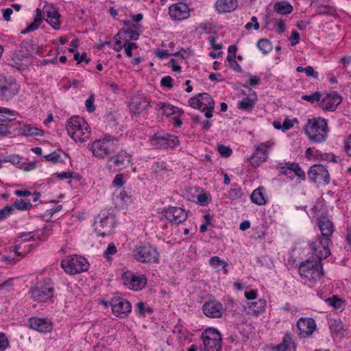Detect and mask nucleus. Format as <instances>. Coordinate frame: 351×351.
I'll list each match as a JSON object with an SVG mask.
<instances>
[{
	"label": "nucleus",
	"instance_id": "c85d7f7f",
	"mask_svg": "<svg viewBox=\"0 0 351 351\" xmlns=\"http://www.w3.org/2000/svg\"><path fill=\"white\" fill-rule=\"evenodd\" d=\"M149 106L145 99L133 98L130 104V109L134 114H140Z\"/></svg>",
	"mask_w": 351,
	"mask_h": 351
},
{
	"label": "nucleus",
	"instance_id": "7ed1b4c3",
	"mask_svg": "<svg viewBox=\"0 0 351 351\" xmlns=\"http://www.w3.org/2000/svg\"><path fill=\"white\" fill-rule=\"evenodd\" d=\"M119 139L110 134H106L99 140L95 141L90 147L93 156L99 158H104L115 153L118 149Z\"/></svg>",
	"mask_w": 351,
	"mask_h": 351
},
{
	"label": "nucleus",
	"instance_id": "b1692460",
	"mask_svg": "<svg viewBox=\"0 0 351 351\" xmlns=\"http://www.w3.org/2000/svg\"><path fill=\"white\" fill-rule=\"evenodd\" d=\"M197 95L202 97L204 104L202 112H205L204 116L207 119L211 118L213 117V112L215 108V101L212 97L207 93H199Z\"/></svg>",
	"mask_w": 351,
	"mask_h": 351
},
{
	"label": "nucleus",
	"instance_id": "864d4df0",
	"mask_svg": "<svg viewBox=\"0 0 351 351\" xmlns=\"http://www.w3.org/2000/svg\"><path fill=\"white\" fill-rule=\"evenodd\" d=\"M76 173L75 172L65 171L62 173H55L53 176L58 177L60 180H64L69 178H76Z\"/></svg>",
	"mask_w": 351,
	"mask_h": 351
},
{
	"label": "nucleus",
	"instance_id": "680f3d73",
	"mask_svg": "<svg viewBox=\"0 0 351 351\" xmlns=\"http://www.w3.org/2000/svg\"><path fill=\"white\" fill-rule=\"evenodd\" d=\"M289 39L291 41V46H294L300 41V34L296 31H293Z\"/></svg>",
	"mask_w": 351,
	"mask_h": 351
},
{
	"label": "nucleus",
	"instance_id": "5701e85b",
	"mask_svg": "<svg viewBox=\"0 0 351 351\" xmlns=\"http://www.w3.org/2000/svg\"><path fill=\"white\" fill-rule=\"evenodd\" d=\"M317 225L322 238L330 239L335 230L333 223L327 217L321 216L318 218Z\"/></svg>",
	"mask_w": 351,
	"mask_h": 351
},
{
	"label": "nucleus",
	"instance_id": "39448f33",
	"mask_svg": "<svg viewBox=\"0 0 351 351\" xmlns=\"http://www.w3.org/2000/svg\"><path fill=\"white\" fill-rule=\"evenodd\" d=\"M61 267L66 273L74 275L87 271L89 263L84 257L75 254L62 260Z\"/></svg>",
	"mask_w": 351,
	"mask_h": 351
},
{
	"label": "nucleus",
	"instance_id": "69168bd1",
	"mask_svg": "<svg viewBox=\"0 0 351 351\" xmlns=\"http://www.w3.org/2000/svg\"><path fill=\"white\" fill-rule=\"evenodd\" d=\"M160 83L161 85L164 87H167L169 88L173 87L172 78L169 75L162 77L161 79Z\"/></svg>",
	"mask_w": 351,
	"mask_h": 351
},
{
	"label": "nucleus",
	"instance_id": "4d7b16f0",
	"mask_svg": "<svg viewBox=\"0 0 351 351\" xmlns=\"http://www.w3.org/2000/svg\"><path fill=\"white\" fill-rule=\"evenodd\" d=\"M171 55H174V56H178L180 55V52H176V53H169L168 50H158L156 52V56L160 58V59H163V58H167Z\"/></svg>",
	"mask_w": 351,
	"mask_h": 351
},
{
	"label": "nucleus",
	"instance_id": "412c9836",
	"mask_svg": "<svg viewBox=\"0 0 351 351\" xmlns=\"http://www.w3.org/2000/svg\"><path fill=\"white\" fill-rule=\"evenodd\" d=\"M341 101V97L337 93L334 92L327 94L320 99L319 106L324 110L334 111Z\"/></svg>",
	"mask_w": 351,
	"mask_h": 351
},
{
	"label": "nucleus",
	"instance_id": "4be33fe9",
	"mask_svg": "<svg viewBox=\"0 0 351 351\" xmlns=\"http://www.w3.org/2000/svg\"><path fill=\"white\" fill-rule=\"evenodd\" d=\"M29 325L31 328L41 332H47L52 330L51 322L45 318L31 317Z\"/></svg>",
	"mask_w": 351,
	"mask_h": 351
},
{
	"label": "nucleus",
	"instance_id": "a18cd8bd",
	"mask_svg": "<svg viewBox=\"0 0 351 351\" xmlns=\"http://www.w3.org/2000/svg\"><path fill=\"white\" fill-rule=\"evenodd\" d=\"M322 94L319 91H316L311 95H304L302 96V99L308 101L312 104L315 101H320Z\"/></svg>",
	"mask_w": 351,
	"mask_h": 351
},
{
	"label": "nucleus",
	"instance_id": "bf43d9fd",
	"mask_svg": "<svg viewBox=\"0 0 351 351\" xmlns=\"http://www.w3.org/2000/svg\"><path fill=\"white\" fill-rule=\"evenodd\" d=\"M9 346V341L5 334L0 332V351H3Z\"/></svg>",
	"mask_w": 351,
	"mask_h": 351
},
{
	"label": "nucleus",
	"instance_id": "473e14b6",
	"mask_svg": "<svg viewBox=\"0 0 351 351\" xmlns=\"http://www.w3.org/2000/svg\"><path fill=\"white\" fill-rule=\"evenodd\" d=\"M278 351H295V344L290 335H286L282 341L276 346Z\"/></svg>",
	"mask_w": 351,
	"mask_h": 351
},
{
	"label": "nucleus",
	"instance_id": "a211bd4d",
	"mask_svg": "<svg viewBox=\"0 0 351 351\" xmlns=\"http://www.w3.org/2000/svg\"><path fill=\"white\" fill-rule=\"evenodd\" d=\"M204 314L209 318H220L224 313V308L221 302L215 300H210L202 306Z\"/></svg>",
	"mask_w": 351,
	"mask_h": 351
},
{
	"label": "nucleus",
	"instance_id": "5fc2aeb1",
	"mask_svg": "<svg viewBox=\"0 0 351 351\" xmlns=\"http://www.w3.org/2000/svg\"><path fill=\"white\" fill-rule=\"evenodd\" d=\"M123 34H128L129 40H136L138 39L139 34L131 28H128L127 29H123Z\"/></svg>",
	"mask_w": 351,
	"mask_h": 351
},
{
	"label": "nucleus",
	"instance_id": "338daca9",
	"mask_svg": "<svg viewBox=\"0 0 351 351\" xmlns=\"http://www.w3.org/2000/svg\"><path fill=\"white\" fill-rule=\"evenodd\" d=\"M124 184L123 178L121 174H117L114 180L113 185L117 187H121Z\"/></svg>",
	"mask_w": 351,
	"mask_h": 351
},
{
	"label": "nucleus",
	"instance_id": "8fccbe9b",
	"mask_svg": "<svg viewBox=\"0 0 351 351\" xmlns=\"http://www.w3.org/2000/svg\"><path fill=\"white\" fill-rule=\"evenodd\" d=\"M94 101H95V95H94V94L91 93L88 99H87L85 101L86 108V110L89 113L93 112L96 109L95 106L94 105Z\"/></svg>",
	"mask_w": 351,
	"mask_h": 351
},
{
	"label": "nucleus",
	"instance_id": "aec40b11",
	"mask_svg": "<svg viewBox=\"0 0 351 351\" xmlns=\"http://www.w3.org/2000/svg\"><path fill=\"white\" fill-rule=\"evenodd\" d=\"M110 162H112L115 167L119 169L125 168L132 164V155L121 149L109 157L108 164Z\"/></svg>",
	"mask_w": 351,
	"mask_h": 351
},
{
	"label": "nucleus",
	"instance_id": "e2e57ef3",
	"mask_svg": "<svg viewBox=\"0 0 351 351\" xmlns=\"http://www.w3.org/2000/svg\"><path fill=\"white\" fill-rule=\"evenodd\" d=\"M304 72L308 77H313L317 79L319 76V73L317 71H315L313 68L311 66H308L304 68Z\"/></svg>",
	"mask_w": 351,
	"mask_h": 351
},
{
	"label": "nucleus",
	"instance_id": "20e7f679",
	"mask_svg": "<svg viewBox=\"0 0 351 351\" xmlns=\"http://www.w3.org/2000/svg\"><path fill=\"white\" fill-rule=\"evenodd\" d=\"M298 271L303 279L311 283H315L320 280L324 276L322 263L310 258L300 263Z\"/></svg>",
	"mask_w": 351,
	"mask_h": 351
},
{
	"label": "nucleus",
	"instance_id": "423d86ee",
	"mask_svg": "<svg viewBox=\"0 0 351 351\" xmlns=\"http://www.w3.org/2000/svg\"><path fill=\"white\" fill-rule=\"evenodd\" d=\"M132 254L137 261L143 263L151 264L158 261V252L154 247L149 244L136 246Z\"/></svg>",
	"mask_w": 351,
	"mask_h": 351
},
{
	"label": "nucleus",
	"instance_id": "6e6552de",
	"mask_svg": "<svg viewBox=\"0 0 351 351\" xmlns=\"http://www.w3.org/2000/svg\"><path fill=\"white\" fill-rule=\"evenodd\" d=\"M205 351H221V336L215 328L206 329L202 334Z\"/></svg>",
	"mask_w": 351,
	"mask_h": 351
},
{
	"label": "nucleus",
	"instance_id": "bb28decb",
	"mask_svg": "<svg viewBox=\"0 0 351 351\" xmlns=\"http://www.w3.org/2000/svg\"><path fill=\"white\" fill-rule=\"evenodd\" d=\"M215 8L219 14L230 12L237 7V0H217L215 2Z\"/></svg>",
	"mask_w": 351,
	"mask_h": 351
},
{
	"label": "nucleus",
	"instance_id": "393cba45",
	"mask_svg": "<svg viewBox=\"0 0 351 351\" xmlns=\"http://www.w3.org/2000/svg\"><path fill=\"white\" fill-rule=\"evenodd\" d=\"M45 12L47 15L46 21L54 29H59L60 27V15L58 11L53 7L47 8Z\"/></svg>",
	"mask_w": 351,
	"mask_h": 351
},
{
	"label": "nucleus",
	"instance_id": "603ef678",
	"mask_svg": "<svg viewBox=\"0 0 351 351\" xmlns=\"http://www.w3.org/2000/svg\"><path fill=\"white\" fill-rule=\"evenodd\" d=\"M227 60L229 62V64L234 70L237 71L239 72H241L242 69L240 65L236 61V56L234 55H228L227 57Z\"/></svg>",
	"mask_w": 351,
	"mask_h": 351
},
{
	"label": "nucleus",
	"instance_id": "72a5a7b5",
	"mask_svg": "<svg viewBox=\"0 0 351 351\" xmlns=\"http://www.w3.org/2000/svg\"><path fill=\"white\" fill-rule=\"evenodd\" d=\"M266 302L264 299L248 303V313L255 315L258 314L265 309Z\"/></svg>",
	"mask_w": 351,
	"mask_h": 351
},
{
	"label": "nucleus",
	"instance_id": "f3484780",
	"mask_svg": "<svg viewBox=\"0 0 351 351\" xmlns=\"http://www.w3.org/2000/svg\"><path fill=\"white\" fill-rule=\"evenodd\" d=\"M123 283L129 289L138 291L146 285L147 280L143 276H136L130 271H127L122 274Z\"/></svg>",
	"mask_w": 351,
	"mask_h": 351
},
{
	"label": "nucleus",
	"instance_id": "e433bc0d",
	"mask_svg": "<svg viewBox=\"0 0 351 351\" xmlns=\"http://www.w3.org/2000/svg\"><path fill=\"white\" fill-rule=\"evenodd\" d=\"M263 187H258L253 191L250 195L252 202L257 205H265L266 204V199H265L262 190Z\"/></svg>",
	"mask_w": 351,
	"mask_h": 351
},
{
	"label": "nucleus",
	"instance_id": "c756f323",
	"mask_svg": "<svg viewBox=\"0 0 351 351\" xmlns=\"http://www.w3.org/2000/svg\"><path fill=\"white\" fill-rule=\"evenodd\" d=\"M156 110H162V114L167 117H169L176 112H178L180 114L184 113L183 110H179L177 107L172 106L170 104L164 103V102H158L156 105Z\"/></svg>",
	"mask_w": 351,
	"mask_h": 351
},
{
	"label": "nucleus",
	"instance_id": "cd10ccee",
	"mask_svg": "<svg viewBox=\"0 0 351 351\" xmlns=\"http://www.w3.org/2000/svg\"><path fill=\"white\" fill-rule=\"evenodd\" d=\"M267 158V151L264 149L263 145H261L256 148L255 152L250 158L249 161L252 166L258 167L261 163L265 162Z\"/></svg>",
	"mask_w": 351,
	"mask_h": 351
},
{
	"label": "nucleus",
	"instance_id": "f03ea898",
	"mask_svg": "<svg viewBox=\"0 0 351 351\" xmlns=\"http://www.w3.org/2000/svg\"><path fill=\"white\" fill-rule=\"evenodd\" d=\"M66 128L69 135L75 142H84L89 138L90 128L82 117L79 116L71 117L67 121Z\"/></svg>",
	"mask_w": 351,
	"mask_h": 351
},
{
	"label": "nucleus",
	"instance_id": "c9c22d12",
	"mask_svg": "<svg viewBox=\"0 0 351 351\" xmlns=\"http://www.w3.org/2000/svg\"><path fill=\"white\" fill-rule=\"evenodd\" d=\"M28 58V56L25 53V52L23 50L14 52L12 57V66L18 69H21L23 66V64H22V60L24 58Z\"/></svg>",
	"mask_w": 351,
	"mask_h": 351
},
{
	"label": "nucleus",
	"instance_id": "6ab92c4d",
	"mask_svg": "<svg viewBox=\"0 0 351 351\" xmlns=\"http://www.w3.org/2000/svg\"><path fill=\"white\" fill-rule=\"evenodd\" d=\"M169 14L176 21L184 20L190 16L188 5L182 2L172 4L169 8Z\"/></svg>",
	"mask_w": 351,
	"mask_h": 351
},
{
	"label": "nucleus",
	"instance_id": "6e6d98bb",
	"mask_svg": "<svg viewBox=\"0 0 351 351\" xmlns=\"http://www.w3.org/2000/svg\"><path fill=\"white\" fill-rule=\"evenodd\" d=\"M117 252V247L113 243H110L107 247V249L104 253V256L108 259L110 255H113Z\"/></svg>",
	"mask_w": 351,
	"mask_h": 351
},
{
	"label": "nucleus",
	"instance_id": "dca6fc26",
	"mask_svg": "<svg viewBox=\"0 0 351 351\" xmlns=\"http://www.w3.org/2000/svg\"><path fill=\"white\" fill-rule=\"evenodd\" d=\"M296 327L300 338H308L315 330L317 324L313 318L301 317L298 320Z\"/></svg>",
	"mask_w": 351,
	"mask_h": 351
},
{
	"label": "nucleus",
	"instance_id": "9d476101",
	"mask_svg": "<svg viewBox=\"0 0 351 351\" xmlns=\"http://www.w3.org/2000/svg\"><path fill=\"white\" fill-rule=\"evenodd\" d=\"M150 145L155 149L174 147L179 144L177 136L166 132L155 133L149 139Z\"/></svg>",
	"mask_w": 351,
	"mask_h": 351
},
{
	"label": "nucleus",
	"instance_id": "4468645a",
	"mask_svg": "<svg viewBox=\"0 0 351 351\" xmlns=\"http://www.w3.org/2000/svg\"><path fill=\"white\" fill-rule=\"evenodd\" d=\"M110 306L112 313L121 318L128 316L131 312V304L125 298L121 297H114L110 301Z\"/></svg>",
	"mask_w": 351,
	"mask_h": 351
},
{
	"label": "nucleus",
	"instance_id": "13d9d810",
	"mask_svg": "<svg viewBox=\"0 0 351 351\" xmlns=\"http://www.w3.org/2000/svg\"><path fill=\"white\" fill-rule=\"evenodd\" d=\"M209 195L206 193L199 194L197 197L198 203L202 206H206L209 203Z\"/></svg>",
	"mask_w": 351,
	"mask_h": 351
},
{
	"label": "nucleus",
	"instance_id": "37998d69",
	"mask_svg": "<svg viewBox=\"0 0 351 351\" xmlns=\"http://www.w3.org/2000/svg\"><path fill=\"white\" fill-rule=\"evenodd\" d=\"M241 195L242 190L240 187L232 189L226 194V197L231 201L240 198Z\"/></svg>",
	"mask_w": 351,
	"mask_h": 351
},
{
	"label": "nucleus",
	"instance_id": "0eeeda50",
	"mask_svg": "<svg viewBox=\"0 0 351 351\" xmlns=\"http://www.w3.org/2000/svg\"><path fill=\"white\" fill-rule=\"evenodd\" d=\"M32 298L38 302H45L53 298L54 287L50 280H45L43 283H38L29 290Z\"/></svg>",
	"mask_w": 351,
	"mask_h": 351
},
{
	"label": "nucleus",
	"instance_id": "774afa93",
	"mask_svg": "<svg viewBox=\"0 0 351 351\" xmlns=\"http://www.w3.org/2000/svg\"><path fill=\"white\" fill-rule=\"evenodd\" d=\"M47 160L56 162L58 160L60 156L56 152L50 153L45 156Z\"/></svg>",
	"mask_w": 351,
	"mask_h": 351
},
{
	"label": "nucleus",
	"instance_id": "2eb2a0df",
	"mask_svg": "<svg viewBox=\"0 0 351 351\" xmlns=\"http://www.w3.org/2000/svg\"><path fill=\"white\" fill-rule=\"evenodd\" d=\"M308 176L313 182L328 184L330 182V175L326 168L322 165H314L308 171Z\"/></svg>",
	"mask_w": 351,
	"mask_h": 351
},
{
	"label": "nucleus",
	"instance_id": "49530a36",
	"mask_svg": "<svg viewBox=\"0 0 351 351\" xmlns=\"http://www.w3.org/2000/svg\"><path fill=\"white\" fill-rule=\"evenodd\" d=\"M335 10L329 5H321L317 10L319 15H333Z\"/></svg>",
	"mask_w": 351,
	"mask_h": 351
},
{
	"label": "nucleus",
	"instance_id": "a878e982",
	"mask_svg": "<svg viewBox=\"0 0 351 351\" xmlns=\"http://www.w3.org/2000/svg\"><path fill=\"white\" fill-rule=\"evenodd\" d=\"M21 49L25 50V53L28 57H33L35 55H41V49L38 44L34 43L32 40H24L20 45Z\"/></svg>",
	"mask_w": 351,
	"mask_h": 351
},
{
	"label": "nucleus",
	"instance_id": "58836bf2",
	"mask_svg": "<svg viewBox=\"0 0 351 351\" xmlns=\"http://www.w3.org/2000/svg\"><path fill=\"white\" fill-rule=\"evenodd\" d=\"M325 302L330 306L337 310H342L344 304L343 301L337 295L325 299Z\"/></svg>",
	"mask_w": 351,
	"mask_h": 351
},
{
	"label": "nucleus",
	"instance_id": "7c9ffc66",
	"mask_svg": "<svg viewBox=\"0 0 351 351\" xmlns=\"http://www.w3.org/2000/svg\"><path fill=\"white\" fill-rule=\"evenodd\" d=\"M19 92V86L15 81H12L8 84L3 85L1 88V95L7 99L16 95Z\"/></svg>",
	"mask_w": 351,
	"mask_h": 351
},
{
	"label": "nucleus",
	"instance_id": "de8ad7c7",
	"mask_svg": "<svg viewBox=\"0 0 351 351\" xmlns=\"http://www.w3.org/2000/svg\"><path fill=\"white\" fill-rule=\"evenodd\" d=\"M40 24H41V21L40 20V19L37 18L36 19H34V22L32 24L29 25L25 29L21 31V34H25L30 32L36 30L39 27Z\"/></svg>",
	"mask_w": 351,
	"mask_h": 351
},
{
	"label": "nucleus",
	"instance_id": "4c0bfd02",
	"mask_svg": "<svg viewBox=\"0 0 351 351\" xmlns=\"http://www.w3.org/2000/svg\"><path fill=\"white\" fill-rule=\"evenodd\" d=\"M256 104V99L245 97L238 102V108L241 110H250Z\"/></svg>",
	"mask_w": 351,
	"mask_h": 351
},
{
	"label": "nucleus",
	"instance_id": "f257e3e1",
	"mask_svg": "<svg viewBox=\"0 0 351 351\" xmlns=\"http://www.w3.org/2000/svg\"><path fill=\"white\" fill-rule=\"evenodd\" d=\"M305 133L310 141L314 143L324 142L328 134L327 121L322 117L309 119L305 126Z\"/></svg>",
	"mask_w": 351,
	"mask_h": 351
},
{
	"label": "nucleus",
	"instance_id": "c03bdc74",
	"mask_svg": "<svg viewBox=\"0 0 351 351\" xmlns=\"http://www.w3.org/2000/svg\"><path fill=\"white\" fill-rule=\"evenodd\" d=\"M209 263L215 269H219L221 266L224 268L227 266V263L219 256L211 257L209 260Z\"/></svg>",
	"mask_w": 351,
	"mask_h": 351
},
{
	"label": "nucleus",
	"instance_id": "a19ab883",
	"mask_svg": "<svg viewBox=\"0 0 351 351\" xmlns=\"http://www.w3.org/2000/svg\"><path fill=\"white\" fill-rule=\"evenodd\" d=\"M189 106L195 109H198L202 111L204 104L202 100V97L200 96H198L197 94L191 97L189 100Z\"/></svg>",
	"mask_w": 351,
	"mask_h": 351
},
{
	"label": "nucleus",
	"instance_id": "09e8293b",
	"mask_svg": "<svg viewBox=\"0 0 351 351\" xmlns=\"http://www.w3.org/2000/svg\"><path fill=\"white\" fill-rule=\"evenodd\" d=\"M137 311L141 315H145V314H150L153 312V310L149 306H145L143 302H139L136 304Z\"/></svg>",
	"mask_w": 351,
	"mask_h": 351
},
{
	"label": "nucleus",
	"instance_id": "f8f14e48",
	"mask_svg": "<svg viewBox=\"0 0 351 351\" xmlns=\"http://www.w3.org/2000/svg\"><path fill=\"white\" fill-rule=\"evenodd\" d=\"M331 243L330 239L322 237H318L315 241L313 242L311 244V250L315 257L312 260L321 262L322 259L327 258L330 254L329 245Z\"/></svg>",
	"mask_w": 351,
	"mask_h": 351
},
{
	"label": "nucleus",
	"instance_id": "79ce46f5",
	"mask_svg": "<svg viewBox=\"0 0 351 351\" xmlns=\"http://www.w3.org/2000/svg\"><path fill=\"white\" fill-rule=\"evenodd\" d=\"M13 207L20 210H28L32 208L30 202H26L24 199H16L12 205Z\"/></svg>",
	"mask_w": 351,
	"mask_h": 351
},
{
	"label": "nucleus",
	"instance_id": "1a4fd4ad",
	"mask_svg": "<svg viewBox=\"0 0 351 351\" xmlns=\"http://www.w3.org/2000/svg\"><path fill=\"white\" fill-rule=\"evenodd\" d=\"M114 219L109 213H101L98 215L94 223L95 230L98 235H109L114 228Z\"/></svg>",
	"mask_w": 351,
	"mask_h": 351
},
{
	"label": "nucleus",
	"instance_id": "ddd939ff",
	"mask_svg": "<svg viewBox=\"0 0 351 351\" xmlns=\"http://www.w3.org/2000/svg\"><path fill=\"white\" fill-rule=\"evenodd\" d=\"M164 218L168 220L172 225H178L185 221L187 219V213L180 207L169 206L162 211Z\"/></svg>",
	"mask_w": 351,
	"mask_h": 351
},
{
	"label": "nucleus",
	"instance_id": "f704fd0d",
	"mask_svg": "<svg viewBox=\"0 0 351 351\" xmlns=\"http://www.w3.org/2000/svg\"><path fill=\"white\" fill-rule=\"evenodd\" d=\"M274 11L280 14H287L293 11V6L287 1H278L274 5Z\"/></svg>",
	"mask_w": 351,
	"mask_h": 351
},
{
	"label": "nucleus",
	"instance_id": "3c124183",
	"mask_svg": "<svg viewBox=\"0 0 351 351\" xmlns=\"http://www.w3.org/2000/svg\"><path fill=\"white\" fill-rule=\"evenodd\" d=\"M219 153L223 157H229L232 154V150L230 147L225 146L223 145H219L217 147Z\"/></svg>",
	"mask_w": 351,
	"mask_h": 351
},
{
	"label": "nucleus",
	"instance_id": "2f4dec72",
	"mask_svg": "<svg viewBox=\"0 0 351 351\" xmlns=\"http://www.w3.org/2000/svg\"><path fill=\"white\" fill-rule=\"evenodd\" d=\"M21 134L25 136H43L44 131L30 125H24L19 129Z\"/></svg>",
	"mask_w": 351,
	"mask_h": 351
},
{
	"label": "nucleus",
	"instance_id": "052dcab7",
	"mask_svg": "<svg viewBox=\"0 0 351 351\" xmlns=\"http://www.w3.org/2000/svg\"><path fill=\"white\" fill-rule=\"evenodd\" d=\"M13 208L10 206H5L3 208L0 209V220L4 219L6 217L12 213Z\"/></svg>",
	"mask_w": 351,
	"mask_h": 351
},
{
	"label": "nucleus",
	"instance_id": "0e129e2a",
	"mask_svg": "<svg viewBox=\"0 0 351 351\" xmlns=\"http://www.w3.org/2000/svg\"><path fill=\"white\" fill-rule=\"evenodd\" d=\"M10 134V128L5 123H0V137H5Z\"/></svg>",
	"mask_w": 351,
	"mask_h": 351
},
{
	"label": "nucleus",
	"instance_id": "ea45409f",
	"mask_svg": "<svg viewBox=\"0 0 351 351\" xmlns=\"http://www.w3.org/2000/svg\"><path fill=\"white\" fill-rule=\"evenodd\" d=\"M258 48L264 53H268L272 49L270 41L266 38L260 39L257 43Z\"/></svg>",
	"mask_w": 351,
	"mask_h": 351
},
{
	"label": "nucleus",
	"instance_id": "9b49d317",
	"mask_svg": "<svg viewBox=\"0 0 351 351\" xmlns=\"http://www.w3.org/2000/svg\"><path fill=\"white\" fill-rule=\"evenodd\" d=\"M276 169L280 174L286 176L290 180L297 177L300 180L306 179V173L296 162H280L276 165Z\"/></svg>",
	"mask_w": 351,
	"mask_h": 351
}]
</instances>
